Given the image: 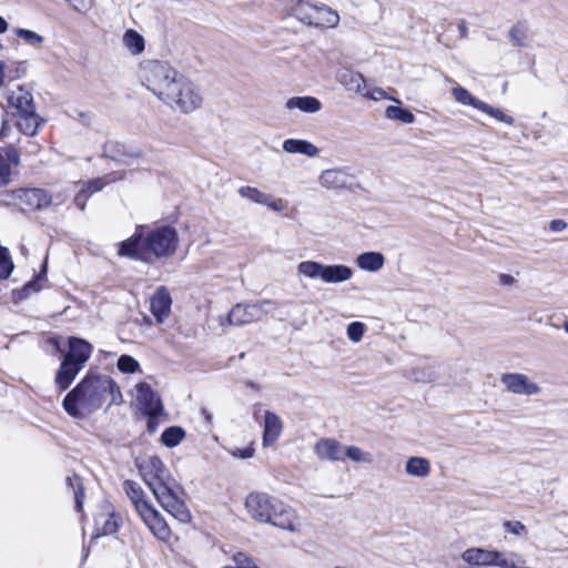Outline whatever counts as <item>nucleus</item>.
Listing matches in <instances>:
<instances>
[{
  "mask_svg": "<svg viewBox=\"0 0 568 568\" xmlns=\"http://www.w3.org/2000/svg\"><path fill=\"white\" fill-rule=\"evenodd\" d=\"M108 405L122 403V394L116 383L108 375L88 374L71 392L62 406L74 418H85Z\"/></svg>",
  "mask_w": 568,
  "mask_h": 568,
  "instance_id": "f257e3e1",
  "label": "nucleus"
},
{
  "mask_svg": "<svg viewBox=\"0 0 568 568\" xmlns=\"http://www.w3.org/2000/svg\"><path fill=\"white\" fill-rule=\"evenodd\" d=\"M142 83L160 100L182 113H191L202 105V95L184 73H146Z\"/></svg>",
  "mask_w": 568,
  "mask_h": 568,
  "instance_id": "f03ea898",
  "label": "nucleus"
},
{
  "mask_svg": "<svg viewBox=\"0 0 568 568\" xmlns=\"http://www.w3.org/2000/svg\"><path fill=\"white\" fill-rule=\"evenodd\" d=\"M178 242L176 230L172 226H158L146 234H144V227L139 226L131 237L120 243L119 255L151 262L153 257L161 258L173 255L176 251Z\"/></svg>",
  "mask_w": 568,
  "mask_h": 568,
  "instance_id": "7ed1b4c3",
  "label": "nucleus"
},
{
  "mask_svg": "<svg viewBox=\"0 0 568 568\" xmlns=\"http://www.w3.org/2000/svg\"><path fill=\"white\" fill-rule=\"evenodd\" d=\"M251 517L284 530H295V511L280 499L265 493H251L245 500Z\"/></svg>",
  "mask_w": 568,
  "mask_h": 568,
  "instance_id": "20e7f679",
  "label": "nucleus"
},
{
  "mask_svg": "<svg viewBox=\"0 0 568 568\" xmlns=\"http://www.w3.org/2000/svg\"><path fill=\"white\" fill-rule=\"evenodd\" d=\"M68 346L69 349L64 355L54 378L57 386L61 390L69 388L79 372L89 361L92 353V345L80 337H69Z\"/></svg>",
  "mask_w": 568,
  "mask_h": 568,
  "instance_id": "39448f33",
  "label": "nucleus"
},
{
  "mask_svg": "<svg viewBox=\"0 0 568 568\" xmlns=\"http://www.w3.org/2000/svg\"><path fill=\"white\" fill-rule=\"evenodd\" d=\"M135 465L154 496L176 481L160 457L155 455L136 459Z\"/></svg>",
  "mask_w": 568,
  "mask_h": 568,
  "instance_id": "423d86ee",
  "label": "nucleus"
},
{
  "mask_svg": "<svg viewBox=\"0 0 568 568\" xmlns=\"http://www.w3.org/2000/svg\"><path fill=\"white\" fill-rule=\"evenodd\" d=\"M297 275L321 278L326 284L343 283L352 278L353 270L343 264L325 265L315 261H303L297 265Z\"/></svg>",
  "mask_w": 568,
  "mask_h": 568,
  "instance_id": "0eeeda50",
  "label": "nucleus"
},
{
  "mask_svg": "<svg viewBox=\"0 0 568 568\" xmlns=\"http://www.w3.org/2000/svg\"><path fill=\"white\" fill-rule=\"evenodd\" d=\"M181 491V486L175 481L154 497L161 507L173 518L182 524H189L192 520V515L184 500L180 497Z\"/></svg>",
  "mask_w": 568,
  "mask_h": 568,
  "instance_id": "6e6552de",
  "label": "nucleus"
},
{
  "mask_svg": "<svg viewBox=\"0 0 568 568\" xmlns=\"http://www.w3.org/2000/svg\"><path fill=\"white\" fill-rule=\"evenodd\" d=\"M11 200L8 203L20 204L22 210L47 209L52 197L42 189H19L7 194Z\"/></svg>",
  "mask_w": 568,
  "mask_h": 568,
  "instance_id": "1a4fd4ad",
  "label": "nucleus"
},
{
  "mask_svg": "<svg viewBox=\"0 0 568 568\" xmlns=\"http://www.w3.org/2000/svg\"><path fill=\"white\" fill-rule=\"evenodd\" d=\"M274 303L271 300H263L255 304H236L231 308L227 314V323L230 325L241 326L258 322L262 320L263 306H273Z\"/></svg>",
  "mask_w": 568,
  "mask_h": 568,
  "instance_id": "9d476101",
  "label": "nucleus"
},
{
  "mask_svg": "<svg viewBox=\"0 0 568 568\" xmlns=\"http://www.w3.org/2000/svg\"><path fill=\"white\" fill-rule=\"evenodd\" d=\"M142 511L139 513L140 518L150 529V531L162 541H166L171 537V529L162 514L152 505H141Z\"/></svg>",
  "mask_w": 568,
  "mask_h": 568,
  "instance_id": "9b49d317",
  "label": "nucleus"
},
{
  "mask_svg": "<svg viewBox=\"0 0 568 568\" xmlns=\"http://www.w3.org/2000/svg\"><path fill=\"white\" fill-rule=\"evenodd\" d=\"M318 182L323 187L338 192L352 190L355 178L344 169H327L320 174Z\"/></svg>",
  "mask_w": 568,
  "mask_h": 568,
  "instance_id": "f8f14e48",
  "label": "nucleus"
},
{
  "mask_svg": "<svg viewBox=\"0 0 568 568\" xmlns=\"http://www.w3.org/2000/svg\"><path fill=\"white\" fill-rule=\"evenodd\" d=\"M506 554L495 551V550H487L483 548H468L462 554V559L473 567H480V566H498L500 567V562L503 560V557H505Z\"/></svg>",
  "mask_w": 568,
  "mask_h": 568,
  "instance_id": "ddd939ff",
  "label": "nucleus"
},
{
  "mask_svg": "<svg viewBox=\"0 0 568 568\" xmlns=\"http://www.w3.org/2000/svg\"><path fill=\"white\" fill-rule=\"evenodd\" d=\"M500 381L513 394L536 395L540 393V387L531 382L525 374L506 373L501 375Z\"/></svg>",
  "mask_w": 568,
  "mask_h": 568,
  "instance_id": "4468645a",
  "label": "nucleus"
},
{
  "mask_svg": "<svg viewBox=\"0 0 568 568\" xmlns=\"http://www.w3.org/2000/svg\"><path fill=\"white\" fill-rule=\"evenodd\" d=\"M138 403L144 415H161L163 405L160 397L155 394L152 387L146 383H140L136 387Z\"/></svg>",
  "mask_w": 568,
  "mask_h": 568,
  "instance_id": "2eb2a0df",
  "label": "nucleus"
},
{
  "mask_svg": "<svg viewBox=\"0 0 568 568\" xmlns=\"http://www.w3.org/2000/svg\"><path fill=\"white\" fill-rule=\"evenodd\" d=\"M239 194L251 202L263 204L275 212H282L286 207L282 199H275L273 195L266 194L256 187L241 186Z\"/></svg>",
  "mask_w": 568,
  "mask_h": 568,
  "instance_id": "dca6fc26",
  "label": "nucleus"
},
{
  "mask_svg": "<svg viewBox=\"0 0 568 568\" xmlns=\"http://www.w3.org/2000/svg\"><path fill=\"white\" fill-rule=\"evenodd\" d=\"M537 33L525 22H517L508 31V39L516 48H530L537 42Z\"/></svg>",
  "mask_w": 568,
  "mask_h": 568,
  "instance_id": "f3484780",
  "label": "nucleus"
},
{
  "mask_svg": "<svg viewBox=\"0 0 568 568\" xmlns=\"http://www.w3.org/2000/svg\"><path fill=\"white\" fill-rule=\"evenodd\" d=\"M20 155L13 145L0 148V189L11 181V165H18Z\"/></svg>",
  "mask_w": 568,
  "mask_h": 568,
  "instance_id": "a211bd4d",
  "label": "nucleus"
},
{
  "mask_svg": "<svg viewBox=\"0 0 568 568\" xmlns=\"http://www.w3.org/2000/svg\"><path fill=\"white\" fill-rule=\"evenodd\" d=\"M314 450L321 460H344V446L336 439L322 438L315 444Z\"/></svg>",
  "mask_w": 568,
  "mask_h": 568,
  "instance_id": "6ab92c4d",
  "label": "nucleus"
},
{
  "mask_svg": "<svg viewBox=\"0 0 568 568\" xmlns=\"http://www.w3.org/2000/svg\"><path fill=\"white\" fill-rule=\"evenodd\" d=\"M8 103L10 108L14 109L16 115L36 110L32 94L22 87H18L17 90H12L8 94Z\"/></svg>",
  "mask_w": 568,
  "mask_h": 568,
  "instance_id": "aec40b11",
  "label": "nucleus"
},
{
  "mask_svg": "<svg viewBox=\"0 0 568 568\" xmlns=\"http://www.w3.org/2000/svg\"><path fill=\"white\" fill-rule=\"evenodd\" d=\"M172 300L165 287H159L151 298V312L162 323L171 311Z\"/></svg>",
  "mask_w": 568,
  "mask_h": 568,
  "instance_id": "412c9836",
  "label": "nucleus"
},
{
  "mask_svg": "<svg viewBox=\"0 0 568 568\" xmlns=\"http://www.w3.org/2000/svg\"><path fill=\"white\" fill-rule=\"evenodd\" d=\"M103 156L114 161H123V159H138L141 156V152L133 150L125 144L116 141H108L102 146Z\"/></svg>",
  "mask_w": 568,
  "mask_h": 568,
  "instance_id": "4be33fe9",
  "label": "nucleus"
},
{
  "mask_svg": "<svg viewBox=\"0 0 568 568\" xmlns=\"http://www.w3.org/2000/svg\"><path fill=\"white\" fill-rule=\"evenodd\" d=\"M282 432V422L280 417L270 412H265V418H264V429H263V446L267 447L272 444H274L277 438L280 437Z\"/></svg>",
  "mask_w": 568,
  "mask_h": 568,
  "instance_id": "5701e85b",
  "label": "nucleus"
},
{
  "mask_svg": "<svg viewBox=\"0 0 568 568\" xmlns=\"http://www.w3.org/2000/svg\"><path fill=\"white\" fill-rule=\"evenodd\" d=\"M315 13L316 4H312L306 0H291L290 14L303 24L311 27Z\"/></svg>",
  "mask_w": 568,
  "mask_h": 568,
  "instance_id": "b1692460",
  "label": "nucleus"
},
{
  "mask_svg": "<svg viewBox=\"0 0 568 568\" xmlns=\"http://www.w3.org/2000/svg\"><path fill=\"white\" fill-rule=\"evenodd\" d=\"M339 23L337 11L326 4L316 6V13L313 18L314 28H336Z\"/></svg>",
  "mask_w": 568,
  "mask_h": 568,
  "instance_id": "393cba45",
  "label": "nucleus"
},
{
  "mask_svg": "<svg viewBox=\"0 0 568 568\" xmlns=\"http://www.w3.org/2000/svg\"><path fill=\"white\" fill-rule=\"evenodd\" d=\"M283 150L292 154H304L310 158L318 155V148L313 143L301 139H287L283 142Z\"/></svg>",
  "mask_w": 568,
  "mask_h": 568,
  "instance_id": "a878e982",
  "label": "nucleus"
},
{
  "mask_svg": "<svg viewBox=\"0 0 568 568\" xmlns=\"http://www.w3.org/2000/svg\"><path fill=\"white\" fill-rule=\"evenodd\" d=\"M16 116L17 125L23 134L33 136L38 133V129L42 123V119L37 114L36 110Z\"/></svg>",
  "mask_w": 568,
  "mask_h": 568,
  "instance_id": "bb28decb",
  "label": "nucleus"
},
{
  "mask_svg": "<svg viewBox=\"0 0 568 568\" xmlns=\"http://www.w3.org/2000/svg\"><path fill=\"white\" fill-rule=\"evenodd\" d=\"M385 263V257L379 252H365L356 257V264L361 270L367 272L379 271Z\"/></svg>",
  "mask_w": 568,
  "mask_h": 568,
  "instance_id": "cd10ccee",
  "label": "nucleus"
},
{
  "mask_svg": "<svg viewBox=\"0 0 568 568\" xmlns=\"http://www.w3.org/2000/svg\"><path fill=\"white\" fill-rule=\"evenodd\" d=\"M288 110L298 109L306 113H315L322 109V103L314 97H293L286 103Z\"/></svg>",
  "mask_w": 568,
  "mask_h": 568,
  "instance_id": "c85d7f7f",
  "label": "nucleus"
},
{
  "mask_svg": "<svg viewBox=\"0 0 568 568\" xmlns=\"http://www.w3.org/2000/svg\"><path fill=\"white\" fill-rule=\"evenodd\" d=\"M123 489H124L125 494L128 495V497L130 498V500L132 501L138 514L140 511H142V507H140L141 505H144V506L151 505L145 499V494L138 483H135L133 480H125L123 483Z\"/></svg>",
  "mask_w": 568,
  "mask_h": 568,
  "instance_id": "c756f323",
  "label": "nucleus"
},
{
  "mask_svg": "<svg viewBox=\"0 0 568 568\" xmlns=\"http://www.w3.org/2000/svg\"><path fill=\"white\" fill-rule=\"evenodd\" d=\"M338 81L347 91L357 93L359 95L363 94V91L367 84L363 73H339Z\"/></svg>",
  "mask_w": 568,
  "mask_h": 568,
  "instance_id": "7c9ffc66",
  "label": "nucleus"
},
{
  "mask_svg": "<svg viewBox=\"0 0 568 568\" xmlns=\"http://www.w3.org/2000/svg\"><path fill=\"white\" fill-rule=\"evenodd\" d=\"M405 471L415 477H427L430 473V463L424 457H409L405 464Z\"/></svg>",
  "mask_w": 568,
  "mask_h": 568,
  "instance_id": "2f4dec72",
  "label": "nucleus"
},
{
  "mask_svg": "<svg viewBox=\"0 0 568 568\" xmlns=\"http://www.w3.org/2000/svg\"><path fill=\"white\" fill-rule=\"evenodd\" d=\"M122 41L125 49L134 55L144 51L145 40L138 31L133 29H128L124 32Z\"/></svg>",
  "mask_w": 568,
  "mask_h": 568,
  "instance_id": "473e14b6",
  "label": "nucleus"
},
{
  "mask_svg": "<svg viewBox=\"0 0 568 568\" xmlns=\"http://www.w3.org/2000/svg\"><path fill=\"white\" fill-rule=\"evenodd\" d=\"M452 94H453L454 99L463 105L473 106L474 109H477L479 111H481V109L484 106H486V102L477 99L468 90H466L463 87L458 85V87L453 88Z\"/></svg>",
  "mask_w": 568,
  "mask_h": 568,
  "instance_id": "72a5a7b5",
  "label": "nucleus"
},
{
  "mask_svg": "<svg viewBox=\"0 0 568 568\" xmlns=\"http://www.w3.org/2000/svg\"><path fill=\"white\" fill-rule=\"evenodd\" d=\"M67 485L73 491L74 501H75V510L81 511L82 506H83V498H84V487H83L81 477L75 474L73 476H68Z\"/></svg>",
  "mask_w": 568,
  "mask_h": 568,
  "instance_id": "f704fd0d",
  "label": "nucleus"
},
{
  "mask_svg": "<svg viewBox=\"0 0 568 568\" xmlns=\"http://www.w3.org/2000/svg\"><path fill=\"white\" fill-rule=\"evenodd\" d=\"M185 437V430L180 426H171L164 429L161 435V442L164 446L172 448L178 446Z\"/></svg>",
  "mask_w": 568,
  "mask_h": 568,
  "instance_id": "c9c22d12",
  "label": "nucleus"
},
{
  "mask_svg": "<svg viewBox=\"0 0 568 568\" xmlns=\"http://www.w3.org/2000/svg\"><path fill=\"white\" fill-rule=\"evenodd\" d=\"M385 115L389 120H396L405 124H410L415 120L414 114L409 110L396 105L387 106Z\"/></svg>",
  "mask_w": 568,
  "mask_h": 568,
  "instance_id": "e433bc0d",
  "label": "nucleus"
},
{
  "mask_svg": "<svg viewBox=\"0 0 568 568\" xmlns=\"http://www.w3.org/2000/svg\"><path fill=\"white\" fill-rule=\"evenodd\" d=\"M349 458L355 463L371 464L373 462V457L371 453L364 452L357 446H347L344 447V459Z\"/></svg>",
  "mask_w": 568,
  "mask_h": 568,
  "instance_id": "4c0bfd02",
  "label": "nucleus"
},
{
  "mask_svg": "<svg viewBox=\"0 0 568 568\" xmlns=\"http://www.w3.org/2000/svg\"><path fill=\"white\" fill-rule=\"evenodd\" d=\"M412 377L417 383H432L436 381L437 373L433 366L417 367L413 371Z\"/></svg>",
  "mask_w": 568,
  "mask_h": 568,
  "instance_id": "58836bf2",
  "label": "nucleus"
},
{
  "mask_svg": "<svg viewBox=\"0 0 568 568\" xmlns=\"http://www.w3.org/2000/svg\"><path fill=\"white\" fill-rule=\"evenodd\" d=\"M14 33L18 38L22 39L26 43L32 47H40L44 41L42 36L32 30L17 28L14 29Z\"/></svg>",
  "mask_w": 568,
  "mask_h": 568,
  "instance_id": "ea45409f",
  "label": "nucleus"
},
{
  "mask_svg": "<svg viewBox=\"0 0 568 568\" xmlns=\"http://www.w3.org/2000/svg\"><path fill=\"white\" fill-rule=\"evenodd\" d=\"M13 271V263L8 248L0 245V278H8Z\"/></svg>",
  "mask_w": 568,
  "mask_h": 568,
  "instance_id": "a19ab883",
  "label": "nucleus"
},
{
  "mask_svg": "<svg viewBox=\"0 0 568 568\" xmlns=\"http://www.w3.org/2000/svg\"><path fill=\"white\" fill-rule=\"evenodd\" d=\"M116 366L122 373H135L140 368L139 362L130 355H121Z\"/></svg>",
  "mask_w": 568,
  "mask_h": 568,
  "instance_id": "79ce46f5",
  "label": "nucleus"
},
{
  "mask_svg": "<svg viewBox=\"0 0 568 568\" xmlns=\"http://www.w3.org/2000/svg\"><path fill=\"white\" fill-rule=\"evenodd\" d=\"M481 112L495 118L499 122L513 125L514 124V118L506 114L501 109L490 106L486 103V106L481 109Z\"/></svg>",
  "mask_w": 568,
  "mask_h": 568,
  "instance_id": "37998d69",
  "label": "nucleus"
},
{
  "mask_svg": "<svg viewBox=\"0 0 568 568\" xmlns=\"http://www.w3.org/2000/svg\"><path fill=\"white\" fill-rule=\"evenodd\" d=\"M364 333L365 325L362 322H352L347 326V336L354 343H358L363 338Z\"/></svg>",
  "mask_w": 568,
  "mask_h": 568,
  "instance_id": "c03bdc74",
  "label": "nucleus"
},
{
  "mask_svg": "<svg viewBox=\"0 0 568 568\" xmlns=\"http://www.w3.org/2000/svg\"><path fill=\"white\" fill-rule=\"evenodd\" d=\"M362 97L372 99L374 101H379L386 98V92L381 88H371L368 84H366Z\"/></svg>",
  "mask_w": 568,
  "mask_h": 568,
  "instance_id": "a18cd8bd",
  "label": "nucleus"
},
{
  "mask_svg": "<svg viewBox=\"0 0 568 568\" xmlns=\"http://www.w3.org/2000/svg\"><path fill=\"white\" fill-rule=\"evenodd\" d=\"M504 528L507 532L520 536L526 532V527L520 521L514 520V521H505Z\"/></svg>",
  "mask_w": 568,
  "mask_h": 568,
  "instance_id": "49530a36",
  "label": "nucleus"
},
{
  "mask_svg": "<svg viewBox=\"0 0 568 568\" xmlns=\"http://www.w3.org/2000/svg\"><path fill=\"white\" fill-rule=\"evenodd\" d=\"M70 3L73 10L85 13L91 9L92 0H65Z\"/></svg>",
  "mask_w": 568,
  "mask_h": 568,
  "instance_id": "de8ad7c7",
  "label": "nucleus"
},
{
  "mask_svg": "<svg viewBox=\"0 0 568 568\" xmlns=\"http://www.w3.org/2000/svg\"><path fill=\"white\" fill-rule=\"evenodd\" d=\"M230 453L235 458L248 459V458H252L254 456L255 449L251 445V446H247L245 448H235V449L231 450Z\"/></svg>",
  "mask_w": 568,
  "mask_h": 568,
  "instance_id": "09e8293b",
  "label": "nucleus"
},
{
  "mask_svg": "<svg viewBox=\"0 0 568 568\" xmlns=\"http://www.w3.org/2000/svg\"><path fill=\"white\" fill-rule=\"evenodd\" d=\"M233 560L235 562L234 567H244V568H257L253 561L246 557L244 554L239 552L233 557Z\"/></svg>",
  "mask_w": 568,
  "mask_h": 568,
  "instance_id": "8fccbe9b",
  "label": "nucleus"
},
{
  "mask_svg": "<svg viewBox=\"0 0 568 568\" xmlns=\"http://www.w3.org/2000/svg\"><path fill=\"white\" fill-rule=\"evenodd\" d=\"M90 196V193L84 189L82 187L78 193L77 195L74 196V204L80 209V210H84L85 207V203H87V200L89 199Z\"/></svg>",
  "mask_w": 568,
  "mask_h": 568,
  "instance_id": "3c124183",
  "label": "nucleus"
},
{
  "mask_svg": "<svg viewBox=\"0 0 568 568\" xmlns=\"http://www.w3.org/2000/svg\"><path fill=\"white\" fill-rule=\"evenodd\" d=\"M104 186V183L101 179H94L89 182H87L83 187L91 194L101 191Z\"/></svg>",
  "mask_w": 568,
  "mask_h": 568,
  "instance_id": "603ef678",
  "label": "nucleus"
},
{
  "mask_svg": "<svg viewBox=\"0 0 568 568\" xmlns=\"http://www.w3.org/2000/svg\"><path fill=\"white\" fill-rule=\"evenodd\" d=\"M146 416H148V423H146L148 430L150 434H153L158 429V426H159L158 417L160 415H146Z\"/></svg>",
  "mask_w": 568,
  "mask_h": 568,
  "instance_id": "864d4df0",
  "label": "nucleus"
},
{
  "mask_svg": "<svg viewBox=\"0 0 568 568\" xmlns=\"http://www.w3.org/2000/svg\"><path fill=\"white\" fill-rule=\"evenodd\" d=\"M567 227V223L564 220H552L549 224V229L552 232H560Z\"/></svg>",
  "mask_w": 568,
  "mask_h": 568,
  "instance_id": "5fc2aeb1",
  "label": "nucleus"
},
{
  "mask_svg": "<svg viewBox=\"0 0 568 568\" xmlns=\"http://www.w3.org/2000/svg\"><path fill=\"white\" fill-rule=\"evenodd\" d=\"M75 119L81 122L83 125H90L91 122V115L83 111H77Z\"/></svg>",
  "mask_w": 568,
  "mask_h": 568,
  "instance_id": "6e6d98bb",
  "label": "nucleus"
},
{
  "mask_svg": "<svg viewBox=\"0 0 568 568\" xmlns=\"http://www.w3.org/2000/svg\"><path fill=\"white\" fill-rule=\"evenodd\" d=\"M39 284H38V281H32V282H29L27 283L24 286H23V292L26 294H28L30 291H39Z\"/></svg>",
  "mask_w": 568,
  "mask_h": 568,
  "instance_id": "4d7b16f0",
  "label": "nucleus"
},
{
  "mask_svg": "<svg viewBox=\"0 0 568 568\" xmlns=\"http://www.w3.org/2000/svg\"><path fill=\"white\" fill-rule=\"evenodd\" d=\"M499 281L503 285H511L515 282V278L509 274H500Z\"/></svg>",
  "mask_w": 568,
  "mask_h": 568,
  "instance_id": "13d9d810",
  "label": "nucleus"
},
{
  "mask_svg": "<svg viewBox=\"0 0 568 568\" xmlns=\"http://www.w3.org/2000/svg\"><path fill=\"white\" fill-rule=\"evenodd\" d=\"M272 302L274 303L273 306H263V307H261L262 308L261 310L262 311V317L264 315H266V314H272L273 315L274 311L277 310V307H278L277 303L274 302V301H272Z\"/></svg>",
  "mask_w": 568,
  "mask_h": 568,
  "instance_id": "bf43d9fd",
  "label": "nucleus"
},
{
  "mask_svg": "<svg viewBox=\"0 0 568 568\" xmlns=\"http://www.w3.org/2000/svg\"><path fill=\"white\" fill-rule=\"evenodd\" d=\"M28 144H29V148H28L29 153L37 154L40 151V145L38 143H36L33 141H29Z\"/></svg>",
  "mask_w": 568,
  "mask_h": 568,
  "instance_id": "052dcab7",
  "label": "nucleus"
},
{
  "mask_svg": "<svg viewBox=\"0 0 568 568\" xmlns=\"http://www.w3.org/2000/svg\"><path fill=\"white\" fill-rule=\"evenodd\" d=\"M458 30H459V33H460L462 38H465L467 36L468 28H467V24H466V22L464 20L459 21Z\"/></svg>",
  "mask_w": 568,
  "mask_h": 568,
  "instance_id": "680f3d73",
  "label": "nucleus"
},
{
  "mask_svg": "<svg viewBox=\"0 0 568 568\" xmlns=\"http://www.w3.org/2000/svg\"><path fill=\"white\" fill-rule=\"evenodd\" d=\"M8 30V22L0 16V34Z\"/></svg>",
  "mask_w": 568,
  "mask_h": 568,
  "instance_id": "e2e57ef3",
  "label": "nucleus"
},
{
  "mask_svg": "<svg viewBox=\"0 0 568 568\" xmlns=\"http://www.w3.org/2000/svg\"><path fill=\"white\" fill-rule=\"evenodd\" d=\"M8 125H7V121L6 120H2V128L0 130V138H3L7 135V131H8Z\"/></svg>",
  "mask_w": 568,
  "mask_h": 568,
  "instance_id": "0e129e2a",
  "label": "nucleus"
},
{
  "mask_svg": "<svg viewBox=\"0 0 568 568\" xmlns=\"http://www.w3.org/2000/svg\"><path fill=\"white\" fill-rule=\"evenodd\" d=\"M104 529L105 532H113L115 530V526L111 528L110 523L108 521Z\"/></svg>",
  "mask_w": 568,
  "mask_h": 568,
  "instance_id": "69168bd1",
  "label": "nucleus"
},
{
  "mask_svg": "<svg viewBox=\"0 0 568 568\" xmlns=\"http://www.w3.org/2000/svg\"><path fill=\"white\" fill-rule=\"evenodd\" d=\"M45 272H47V268H45V264H44V265H43L42 271H41V272H40V274L38 275V280H41V278H42V276H44V275H45Z\"/></svg>",
  "mask_w": 568,
  "mask_h": 568,
  "instance_id": "338daca9",
  "label": "nucleus"
},
{
  "mask_svg": "<svg viewBox=\"0 0 568 568\" xmlns=\"http://www.w3.org/2000/svg\"><path fill=\"white\" fill-rule=\"evenodd\" d=\"M562 327L568 333V320L564 323Z\"/></svg>",
  "mask_w": 568,
  "mask_h": 568,
  "instance_id": "774afa93",
  "label": "nucleus"
}]
</instances>
